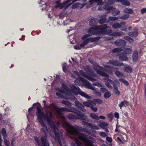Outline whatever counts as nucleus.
I'll list each match as a JSON object with an SVG mask.
<instances>
[{"instance_id": "nucleus-34", "label": "nucleus", "mask_w": 146, "mask_h": 146, "mask_svg": "<svg viewBox=\"0 0 146 146\" xmlns=\"http://www.w3.org/2000/svg\"><path fill=\"white\" fill-rule=\"evenodd\" d=\"M115 74L119 78L123 77L124 76L122 72L118 71L115 72Z\"/></svg>"}, {"instance_id": "nucleus-28", "label": "nucleus", "mask_w": 146, "mask_h": 146, "mask_svg": "<svg viewBox=\"0 0 146 146\" xmlns=\"http://www.w3.org/2000/svg\"><path fill=\"white\" fill-rule=\"evenodd\" d=\"M117 2H120L124 5L128 6V1L126 0H115Z\"/></svg>"}, {"instance_id": "nucleus-42", "label": "nucleus", "mask_w": 146, "mask_h": 146, "mask_svg": "<svg viewBox=\"0 0 146 146\" xmlns=\"http://www.w3.org/2000/svg\"><path fill=\"white\" fill-rule=\"evenodd\" d=\"M118 18L116 17L110 16L108 18V19L110 21H114L117 20Z\"/></svg>"}, {"instance_id": "nucleus-15", "label": "nucleus", "mask_w": 146, "mask_h": 146, "mask_svg": "<svg viewBox=\"0 0 146 146\" xmlns=\"http://www.w3.org/2000/svg\"><path fill=\"white\" fill-rule=\"evenodd\" d=\"M98 23V20L97 18H93L91 19L89 22V25L92 26H96Z\"/></svg>"}, {"instance_id": "nucleus-43", "label": "nucleus", "mask_w": 146, "mask_h": 146, "mask_svg": "<svg viewBox=\"0 0 146 146\" xmlns=\"http://www.w3.org/2000/svg\"><path fill=\"white\" fill-rule=\"evenodd\" d=\"M113 92L117 96L119 95L120 94V92L117 88L113 89Z\"/></svg>"}, {"instance_id": "nucleus-62", "label": "nucleus", "mask_w": 146, "mask_h": 146, "mask_svg": "<svg viewBox=\"0 0 146 146\" xmlns=\"http://www.w3.org/2000/svg\"><path fill=\"white\" fill-rule=\"evenodd\" d=\"M4 143L7 146H9V141L7 139H5L4 140Z\"/></svg>"}, {"instance_id": "nucleus-35", "label": "nucleus", "mask_w": 146, "mask_h": 146, "mask_svg": "<svg viewBox=\"0 0 146 146\" xmlns=\"http://www.w3.org/2000/svg\"><path fill=\"white\" fill-rule=\"evenodd\" d=\"M62 104H64L68 106H70L72 105L71 103L68 101L66 100H63L62 101Z\"/></svg>"}, {"instance_id": "nucleus-32", "label": "nucleus", "mask_w": 146, "mask_h": 146, "mask_svg": "<svg viewBox=\"0 0 146 146\" xmlns=\"http://www.w3.org/2000/svg\"><path fill=\"white\" fill-rule=\"evenodd\" d=\"M121 25L117 23H114L112 25V27L115 29H117L121 27Z\"/></svg>"}, {"instance_id": "nucleus-50", "label": "nucleus", "mask_w": 146, "mask_h": 146, "mask_svg": "<svg viewBox=\"0 0 146 146\" xmlns=\"http://www.w3.org/2000/svg\"><path fill=\"white\" fill-rule=\"evenodd\" d=\"M79 5V3H78L74 4L72 5V9H75V8H77L78 7Z\"/></svg>"}, {"instance_id": "nucleus-51", "label": "nucleus", "mask_w": 146, "mask_h": 146, "mask_svg": "<svg viewBox=\"0 0 146 146\" xmlns=\"http://www.w3.org/2000/svg\"><path fill=\"white\" fill-rule=\"evenodd\" d=\"M119 18L121 19H125L128 18V15L127 14L124 15H123L120 17Z\"/></svg>"}, {"instance_id": "nucleus-46", "label": "nucleus", "mask_w": 146, "mask_h": 146, "mask_svg": "<svg viewBox=\"0 0 146 146\" xmlns=\"http://www.w3.org/2000/svg\"><path fill=\"white\" fill-rule=\"evenodd\" d=\"M112 7L107 5H106L104 7V9L110 11L112 10Z\"/></svg>"}, {"instance_id": "nucleus-17", "label": "nucleus", "mask_w": 146, "mask_h": 146, "mask_svg": "<svg viewBox=\"0 0 146 146\" xmlns=\"http://www.w3.org/2000/svg\"><path fill=\"white\" fill-rule=\"evenodd\" d=\"M75 142L72 143V146H82V143L80 141L77 139L75 137H74Z\"/></svg>"}, {"instance_id": "nucleus-9", "label": "nucleus", "mask_w": 146, "mask_h": 146, "mask_svg": "<svg viewBox=\"0 0 146 146\" xmlns=\"http://www.w3.org/2000/svg\"><path fill=\"white\" fill-rule=\"evenodd\" d=\"M79 79L82 82H84L85 85L87 86L88 88L91 89L92 90H94V87L92 86L91 84L86 79L84 78L80 77Z\"/></svg>"}, {"instance_id": "nucleus-21", "label": "nucleus", "mask_w": 146, "mask_h": 146, "mask_svg": "<svg viewBox=\"0 0 146 146\" xmlns=\"http://www.w3.org/2000/svg\"><path fill=\"white\" fill-rule=\"evenodd\" d=\"M100 123L98 125V126L100 127L103 128L105 129V127L107 126L108 124L107 123H105L104 122H102L101 121L99 122Z\"/></svg>"}, {"instance_id": "nucleus-44", "label": "nucleus", "mask_w": 146, "mask_h": 146, "mask_svg": "<svg viewBox=\"0 0 146 146\" xmlns=\"http://www.w3.org/2000/svg\"><path fill=\"white\" fill-rule=\"evenodd\" d=\"M121 35V33L118 32H114L113 33V35L115 36H120Z\"/></svg>"}, {"instance_id": "nucleus-18", "label": "nucleus", "mask_w": 146, "mask_h": 146, "mask_svg": "<svg viewBox=\"0 0 146 146\" xmlns=\"http://www.w3.org/2000/svg\"><path fill=\"white\" fill-rule=\"evenodd\" d=\"M96 30V27H94L90 28L88 29V32L91 35H95Z\"/></svg>"}, {"instance_id": "nucleus-13", "label": "nucleus", "mask_w": 146, "mask_h": 146, "mask_svg": "<svg viewBox=\"0 0 146 146\" xmlns=\"http://www.w3.org/2000/svg\"><path fill=\"white\" fill-rule=\"evenodd\" d=\"M106 15L102 14L100 15V17L102 18H101L98 20V22L100 24H102L104 23H107L109 22L107 20V19L106 17Z\"/></svg>"}, {"instance_id": "nucleus-54", "label": "nucleus", "mask_w": 146, "mask_h": 146, "mask_svg": "<svg viewBox=\"0 0 146 146\" xmlns=\"http://www.w3.org/2000/svg\"><path fill=\"white\" fill-rule=\"evenodd\" d=\"M106 140L108 142L110 143H111L112 141V139L111 137H107L106 138Z\"/></svg>"}, {"instance_id": "nucleus-63", "label": "nucleus", "mask_w": 146, "mask_h": 146, "mask_svg": "<svg viewBox=\"0 0 146 146\" xmlns=\"http://www.w3.org/2000/svg\"><path fill=\"white\" fill-rule=\"evenodd\" d=\"M100 90L102 92H105L107 91V90L106 89L103 87L100 88Z\"/></svg>"}, {"instance_id": "nucleus-64", "label": "nucleus", "mask_w": 146, "mask_h": 146, "mask_svg": "<svg viewBox=\"0 0 146 146\" xmlns=\"http://www.w3.org/2000/svg\"><path fill=\"white\" fill-rule=\"evenodd\" d=\"M144 90L145 95V98H146V83L145 85Z\"/></svg>"}, {"instance_id": "nucleus-8", "label": "nucleus", "mask_w": 146, "mask_h": 146, "mask_svg": "<svg viewBox=\"0 0 146 146\" xmlns=\"http://www.w3.org/2000/svg\"><path fill=\"white\" fill-rule=\"evenodd\" d=\"M96 31L95 35H105L107 32V30L102 28L100 26H96Z\"/></svg>"}, {"instance_id": "nucleus-1", "label": "nucleus", "mask_w": 146, "mask_h": 146, "mask_svg": "<svg viewBox=\"0 0 146 146\" xmlns=\"http://www.w3.org/2000/svg\"><path fill=\"white\" fill-rule=\"evenodd\" d=\"M61 124L62 127L70 135L74 136L78 135V139L84 142L86 146H95L92 141L87 139L86 135L80 134V131H84V129L76 125L72 126L65 121H62Z\"/></svg>"}, {"instance_id": "nucleus-57", "label": "nucleus", "mask_w": 146, "mask_h": 146, "mask_svg": "<svg viewBox=\"0 0 146 146\" xmlns=\"http://www.w3.org/2000/svg\"><path fill=\"white\" fill-rule=\"evenodd\" d=\"M91 128L96 130H98L99 129V128L98 127V126L96 125L93 124H92V126Z\"/></svg>"}, {"instance_id": "nucleus-39", "label": "nucleus", "mask_w": 146, "mask_h": 146, "mask_svg": "<svg viewBox=\"0 0 146 146\" xmlns=\"http://www.w3.org/2000/svg\"><path fill=\"white\" fill-rule=\"evenodd\" d=\"M93 100L94 102L99 104H101L102 102V100L100 99H95Z\"/></svg>"}, {"instance_id": "nucleus-25", "label": "nucleus", "mask_w": 146, "mask_h": 146, "mask_svg": "<svg viewBox=\"0 0 146 146\" xmlns=\"http://www.w3.org/2000/svg\"><path fill=\"white\" fill-rule=\"evenodd\" d=\"M124 48L119 47L117 48H115L112 50V52L113 53H116L119 52L121 51L124 50Z\"/></svg>"}, {"instance_id": "nucleus-5", "label": "nucleus", "mask_w": 146, "mask_h": 146, "mask_svg": "<svg viewBox=\"0 0 146 146\" xmlns=\"http://www.w3.org/2000/svg\"><path fill=\"white\" fill-rule=\"evenodd\" d=\"M101 67L102 66H100L96 63H95L93 64V68L94 70L96 71L97 74H99L100 76L106 78H109V76L108 74L101 71Z\"/></svg>"}, {"instance_id": "nucleus-26", "label": "nucleus", "mask_w": 146, "mask_h": 146, "mask_svg": "<svg viewBox=\"0 0 146 146\" xmlns=\"http://www.w3.org/2000/svg\"><path fill=\"white\" fill-rule=\"evenodd\" d=\"M92 101L88 100V102H84L83 104L85 106L90 107L92 105Z\"/></svg>"}, {"instance_id": "nucleus-49", "label": "nucleus", "mask_w": 146, "mask_h": 146, "mask_svg": "<svg viewBox=\"0 0 146 146\" xmlns=\"http://www.w3.org/2000/svg\"><path fill=\"white\" fill-rule=\"evenodd\" d=\"M108 133L104 132H101L100 133V135L102 137H105L108 135Z\"/></svg>"}, {"instance_id": "nucleus-30", "label": "nucleus", "mask_w": 146, "mask_h": 146, "mask_svg": "<svg viewBox=\"0 0 146 146\" xmlns=\"http://www.w3.org/2000/svg\"><path fill=\"white\" fill-rule=\"evenodd\" d=\"M1 134L3 137V138H6L7 137V134L5 129L3 128L1 130Z\"/></svg>"}, {"instance_id": "nucleus-29", "label": "nucleus", "mask_w": 146, "mask_h": 146, "mask_svg": "<svg viewBox=\"0 0 146 146\" xmlns=\"http://www.w3.org/2000/svg\"><path fill=\"white\" fill-rule=\"evenodd\" d=\"M102 38L101 36H97L95 37H90V38L91 39V42H92L95 41H97L100 39Z\"/></svg>"}, {"instance_id": "nucleus-19", "label": "nucleus", "mask_w": 146, "mask_h": 146, "mask_svg": "<svg viewBox=\"0 0 146 146\" xmlns=\"http://www.w3.org/2000/svg\"><path fill=\"white\" fill-rule=\"evenodd\" d=\"M138 35V32L136 30H134L131 32L128 33V35L131 36H135Z\"/></svg>"}, {"instance_id": "nucleus-58", "label": "nucleus", "mask_w": 146, "mask_h": 146, "mask_svg": "<svg viewBox=\"0 0 146 146\" xmlns=\"http://www.w3.org/2000/svg\"><path fill=\"white\" fill-rule=\"evenodd\" d=\"M104 67L106 68H108L110 69H112L113 67L110 65H105L104 66Z\"/></svg>"}, {"instance_id": "nucleus-4", "label": "nucleus", "mask_w": 146, "mask_h": 146, "mask_svg": "<svg viewBox=\"0 0 146 146\" xmlns=\"http://www.w3.org/2000/svg\"><path fill=\"white\" fill-rule=\"evenodd\" d=\"M72 92L76 95L79 94L87 99H90V97L88 94L81 90L80 88L75 84H72L71 88Z\"/></svg>"}, {"instance_id": "nucleus-38", "label": "nucleus", "mask_w": 146, "mask_h": 146, "mask_svg": "<svg viewBox=\"0 0 146 146\" xmlns=\"http://www.w3.org/2000/svg\"><path fill=\"white\" fill-rule=\"evenodd\" d=\"M107 116L109 118L110 121H112L113 119V116L112 115V113H110L107 114Z\"/></svg>"}, {"instance_id": "nucleus-48", "label": "nucleus", "mask_w": 146, "mask_h": 146, "mask_svg": "<svg viewBox=\"0 0 146 146\" xmlns=\"http://www.w3.org/2000/svg\"><path fill=\"white\" fill-rule=\"evenodd\" d=\"M75 104L77 107L78 108L80 106H81L82 104L79 102L78 100H76L75 102Z\"/></svg>"}, {"instance_id": "nucleus-24", "label": "nucleus", "mask_w": 146, "mask_h": 146, "mask_svg": "<svg viewBox=\"0 0 146 146\" xmlns=\"http://www.w3.org/2000/svg\"><path fill=\"white\" fill-rule=\"evenodd\" d=\"M104 3L107 5H111L114 3V0H104Z\"/></svg>"}, {"instance_id": "nucleus-20", "label": "nucleus", "mask_w": 146, "mask_h": 146, "mask_svg": "<svg viewBox=\"0 0 146 146\" xmlns=\"http://www.w3.org/2000/svg\"><path fill=\"white\" fill-rule=\"evenodd\" d=\"M68 98L69 100L71 101L77 100V99L76 98V97L71 92L69 93Z\"/></svg>"}, {"instance_id": "nucleus-52", "label": "nucleus", "mask_w": 146, "mask_h": 146, "mask_svg": "<svg viewBox=\"0 0 146 146\" xmlns=\"http://www.w3.org/2000/svg\"><path fill=\"white\" fill-rule=\"evenodd\" d=\"M91 109L94 112H96L98 110V108L96 107H94L93 105L92 104L90 107Z\"/></svg>"}, {"instance_id": "nucleus-10", "label": "nucleus", "mask_w": 146, "mask_h": 146, "mask_svg": "<svg viewBox=\"0 0 146 146\" xmlns=\"http://www.w3.org/2000/svg\"><path fill=\"white\" fill-rule=\"evenodd\" d=\"M80 73L83 76L90 81L92 82H95L97 80L96 79L93 78L91 74H86L82 70H80Z\"/></svg>"}, {"instance_id": "nucleus-14", "label": "nucleus", "mask_w": 146, "mask_h": 146, "mask_svg": "<svg viewBox=\"0 0 146 146\" xmlns=\"http://www.w3.org/2000/svg\"><path fill=\"white\" fill-rule=\"evenodd\" d=\"M114 84V82L110 79L107 78L105 81V84L106 86L109 88L111 89L112 88V86L111 85Z\"/></svg>"}, {"instance_id": "nucleus-53", "label": "nucleus", "mask_w": 146, "mask_h": 146, "mask_svg": "<svg viewBox=\"0 0 146 146\" xmlns=\"http://www.w3.org/2000/svg\"><path fill=\"white\" fill-rule=\"evenodd\" d=\"M101 27L102 28L104 29H106L108 28V25L106 24H104L102 25L99 26Z\"/></svg>"}, {"instance_id": "nucleus-23", "label": "nucleus", "mask_w": 146, "mask_h": 146, "mask_svg": "<svg viewBox=\"0 0 146 146\" xmlns=\"http://www.w3.org/2000/svg\"><path fill=\"white\" fill-rule=\"evenodd\" d=\"M102 0H90L89 1V2L91 4H92L94 3H97V5H99L101 3Z\"/></svg>"}, {"instance_id": "nucleus-11", "label": "nucleus", "mask_w": 146, "mask_h": 146, "mask_svg": "<svg viewBox=\"0 0 146 146\" xmlns=\"http://www.w3.org/2000/svg\"><path fill=\"white\" fill-rule=\"evenodd\" d=\"M126 42L123 40L117 39L114 42V44L118 46L124 47L126 44Z\"/></svg>"}, {"instance_id": "nucleus-33", "label": "nucleus", "mask_w": 146, "mask_h": 146, "mask_svg": "<svg viewBox=\"0 0 146 146\" xmlns=\"http://www.w3.org/2000/svg\"><path fill=\"white\" fill-rule=\"evenodd\" d=\"M119 59L121 61L127 60L128 57L124 55H121L119 57Z\"/></svg>"}, {"instance_id": "nucleus-2", "label": "nucleus", "mask_w": 146, "mask_h": 146, "mask_svg": "<svg viewBox=\"0 0 146 146\" xmlns=\"http://www.w3.org/2000/svg\"><path fill=\"white\" fill-rule=\"evenodd\" d=\"M57 110L58 112L67 111L74 113L78 117H77L72 113L67 115V116L69 119H78L90 122L89 119L87 118V116L84 113H82L80 111L76 108L71 107L68 108L64 107L57 108Z\"/></svg>"}, {"instance_id": "nucleus-12", "label": "nucleus", "mask_w": 146, "mask_h": 146, "mask_svg": "<svg viewBox=\"0 0 146 146\" xmlns=\"http://www.w3.org/2000/svg\"><path fill=\"white\" fill-rule=\"evenodd\" d=\"M109 62L110 64L115 66H121L123 65L122 63L116 60H110Z\"/></svg>"}, {"instance_id": "nucleus-16", "label": "nucleus", "mask_w": 146, "mask_h": 146, "mask_svg": "<svg viewBox=\"0 0 146 146\" xmlns=\"http://www.w3.org/2000/svg\"><path fill=\"white\" fill-rule=\"evenodd\" d=\"M132 60L134 62H136L138 60V53L137 50H135L132 54Z\"/></svg>"}, {"instance_id": "nucleus-41", "label": "nucleus", "mask_w": 146, "mask_h": 146, "mask_svg": "<svg viewBox=\"0 0 146 146\" xmlns=\"http://www.w3.org/2000/svg\"><path fill=\"white\" fill-rule=\"evenodd\" d=\"M90 41L91 42V39L90 38H87L83 41V43L85 45H86Z\"/></svg>"}, {"instance_id": "nucleus-22", "label": "nucleus", "mask_w": 146, "mask_h": 146, "mask_svg": "<svg viewBox=\"0 0 146 146\" xmlns=\"http://www.w3.org/2000/svg\"><path fill=\"white\" fill-rule=\"evenodd\" d=\"M128 102L125 100L122 101L118 104V106L121 109L122 107L125 106L127 105Z\"/></svg>"}, {"instance_id": "nucleus-56", "label": "nucleus", "mask_w": 146, "mask_h": 146, "mask_svg": "<svg viewBox=\"0 0 146 146\" xmlns=\"http://www.w3.org/2000/svg\"><path fill=\"white\" fill-rule=\"evenodd\" d=\"M74 48L77 50H80L81 48L80 47V45H77L75 46L74 47Z\"/></svg>"}, {"instance_id": "nucleus-40", "label": "nucleus", "mask_w": 146, "mask_h": 146, "mask_svg": "<svg viewBox=\"0 0 146 146\" xmlns=\"http://www.w3.org/2000/svg\"><path fill=\"white\" fill-rule=\"evenodd\" d=\"M34 139L38 145L39 146L40 145V143L39 138L35 136L34 137Z\"/></svg>"}, {"instance_id": "nucleus-47", "label": "nucleus", "mask_w": 146, "mask_h": 146, "mask_svg": "<svg viewBox=\"0 0 146 146\" xmlns=\"http://www.w3.org/2000/svg\"><path fill=\"white\" fill-rule=\"evenodd\" d=\"M78 108H79V110L83 111L84 112L86 111V110L85 109L84 106L82 104L81 106H80Z\"/></svg>"}, {"instance_id": "nucleus-55", "label": "nucleus", "mask_w": 146, "mask_h": 146, "mask_svg": "<svg viewBox=\"0 0 146 146\" xmlns=\"http://www.w3.org/2000/svg\"><path fill=\"white\" fill-rule=\"evenodd\" d=\"M91 36L89 34H86L82 37V39H84L86 38L89 37Z\"/></svg>"}, {"instance_id": "nucleus-3", "label": "nucleus", "mask_w": 146, "mask_h": 146, "mask_svg": "<svg viewBox=\"0 0 146 146\" xmlns=\"http://www.w3.org/2000/svg\"><path fill=\"white\" fill-rule=\"evenodd\" d=\"M41 106L40 105L39 106H37L36 109L37 111L36 112V115L37 117V120L39 122L42 127L45 128L46 130L47 131L48 128L46 125L43 121V119L46 120L47 121L49 122L52 117V113L51 112L49 113V115H45L42 111L41 109Z\"/></svg>"}, {"instance_id": "nucleus-27", "label": "nucleus", "mask_w": 146, "mask_h": 146, "mask_svg": "<svg viewBox=\"0 0 146 146\" xmlns=\"http://www.w3.org/2000/svg\"><path fill=\"white\" fill-rule=\"evenodd\" d=\"M90 117L93 119H94L97 120H99V118L98 116L93 113H90Z\"/></svg>"}, {"instance_id": "nucleus-61", "label": "nucleus", "mask_w": 146, "mask_h": 146, "mask_svg": "<svg viewBox=\"0 0 146 146\" xmlns=\"http://www.w3.org/2000/svg\"><path fill=\"white\" fill-rule=\"evenodd\" d=\"M114 116L115 118L117 119L118 118L119 116V113L117 112H115L114 114Z\"/></svg>"}, {"instance_id": "nucleus-36", "label": "nucleus", "mask_w": 146, "mask_h": 146, "mask_svg": "<svg viewBox=\"0 0 146 146\" xmlns=\"http://www.w3.org/2000/svg\"><path fill=\"white\" fill-rule=\"evenodd\" d=\"M101 68V71H104L110 74H112V73L111 72V71L110 70H108L106 68L102 67Z\"/></svg>"}, {"instance_id": "nucleus-31", "label": "nucleus", "mask_w": 146, "mask_h": 146, "mask_svg": "<svg viewBox=\"0 0 146 146\" xmlns=\"http://www.w3.org/2000/svg\"><path fill=\"white\" fill-rule=\"evenodd\" d=\"M82 124L83 125L87 126V127H91L92 126V124L91 123H89L88 122L83 121L82 122Z\"/></svg>"}, {"instance_id": "nucleus-59", "label": "nucleus", "mask_w": 146, "mask_h": 146, "mask_svg": "<svg viewBox=\"0 0 146 146\" xmlns=\"http://www.w3.org/2000/svg\"><path fill=\"white\" fill-rule=\"evenodd\" d=\"M128 41L131 43H133L134 42V40L132 38L128 37Z\"/></svg>"}, {"instance_id": "nucleus-60", "label": "nucleus", "mask_w": 146, "mask_h": 146, "mask_svg": "<svg viewBox=\"0 0 146 146\" xmlns=\"http://www.w3.org/2000/svg\"><path fill=\"white\" fill-rule=\"evenodd\" d=\"M146 12V8H143L141 9V13L143 14L145 13Z\"/></svg>"}, {"instance_id": "nucleus-7", "label": "nucleus", "mask_w": 146, "mask_h": 146, "mask_svg": "<svg viewBox=\"0 0 146 146\" xmlns=\"http://www.w3.org/2000/svg\"><path fill=\"white\" fill-rule=\"evenodd\" d=\"M40 130L41 133H43V135H44L43 137H42L41 138L42 146H49V144L48 142L46 133L44 129L41 128Z\"/></svg>"}, {"instance_id": "nucleus-6", "label": "nucleus", "mask_w": 146, "mask_h": 146, "mask_svg": "<svg viewBox=\"0 0 146 146\" xmlns=\"http://www.w3.org/2000/svg\"><path fill=\"white\" fill-rule=\"evenodd\" d=\"M52 128L53 130V132L55 135L54 139L55 141H57L58 142L60 146H62L58 129L57 128L55 124H53L52 125Z\"/></svg>"}, {"instance_id": "nucleus-45", "label": "nucleus", "mask_w": 146, "mask_h": 146, "mask_svg": "<svg viewBox=\"0 0 146 146\" xmlns=\"http://www.w3.org/2000/svg\"><path fill=\"white\" fill-rule=\"evenodd\" d=\"M119 80L121 82L124 83L126 86H128V82L123 79L120 78Z\"/></svg>"}, {"instance_id": "nucleus-37", "label": "nucleus", "mask_w": 146, "mask_h": 146, "mask_svg": "<svg viewBox=\"0 0 146 146\" xmlns=\"http://www.w3.org/2000/svg\"><path fill=\"white\" fill-rule=\"evenodd\" d=\"M111 96V95L110 92L107 91L105 93L104 95V97L106 99H108L110 98Z\"/></svg>"}]
</instances>
